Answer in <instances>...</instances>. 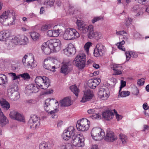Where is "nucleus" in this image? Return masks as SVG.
<instances>
[{"mask_svg": "<svg viewBox=\"0 0 149 149\" xmlns=\"http://www.w3.org/2000/svg\"><path fill=\"white\" fill-rule=\"evenodd\" d=\"M15 19V14L13 10H7L0 16V22L5 26L14 24Z\"/></svg>", "mask_w": 149, "mask_h": 149, "instance_id": "1", "label": "nucleus"}, {"mask_svg": "<svg viewBox=\"0 0 149 149\" xmlns=\"http://www.w3.org/2000/svg\"><path fill=\"white\" fill-rule=\"evenodd\" d=\"M73 63L79 69L82 70L85 66L86 56L84 53H79L73 61Z\"/></svg>", "mask_w": 149, "mask_h": 149, "instance_id": "2", "label": "nucleus"}, {"mask_svg": "<svg viewBox=\"0 0 149 149\" xmlns=\"http://www.w3.org/2000/svg\"><path fill=\"white\" fill-rule=\"evenodd\" d=\"M22 61L24 65L29 68H32L37 65V63L34 60V56L31 53L25 55Z\"/></svg>", "mask_w": 149, "mask_h": 149, "instance_id": "3", "label": "nucleus"}, {"mask_svg": "<svg viewBox=\"0 0 149 149\" xmlns=\"http://www.w3.org/2000/svg\"><path fill=\"white\" fill-rule=\"evenodd\" d=\"M80 36L79 33L74 29L68 28L65 31L63 38L65 40H70L78 38Z\"/></svg>", "mask_w": 149, "mask_h": 149, "instance_id": "4", "label": "nucleus"}, {"mask_svg": "<svg viewBox=\"0 0 149 149\" xmlns=\"http://www.w3.org/2000/svg\"><path fill=\"white\" fill-rule=\"evenodd\" d=\"M49 79L45 76L37 77L35 80L36 85L39 88L43 89L48 88L49 85Z\"/></svg>", "mask_w": 149, "mask_h": 149, "instance_id": "5", "label": "nucleus"}, {"mask_svg": "<svg viewBox=\"0 0 149 149\" xmlns=\"http://www.w3.org/2000/svg\"><path fill=\"white\" fill-rule=\"evenodd\" d=\"M92 138L95 141L102 140L105 136L104 130L99 127H95L92 129L91 132Z\"/></svg>", "mask_w": 149, "mask_h": 149, "instance_id": "6", "label": "nucleus"}, {"mask_svg": "<svg viewBox=\"0 0 149 149\" xmlns=\"http://www.w3.org/2000/svg\"><path fill=\"white\" fill-rule=\"evenodd\" d=\"M71 141L73 145L77 147H82L84 146V139L82 134H76L72 137Z\"/></svg>", "mask_w": 149, "mask_h": 149, "instance_id": "7", "label": "nucleus"}, {"mask_svg": "<svg viewBox=\"0 0 149 149\" xmlns=\"http://www.w3.org/2000/svg\"><path fill=\"white\" fill-rule=\"evenodd\" d=\"M90 122L86 118H83L77 121L76 127L79 131H85L88 130L90 126Z\"/></svg>", "mask_w": 149, "mask_h": 149, "instance_id": "8", "label": "nucleus"}, {"mask_svg": "<svg viewBox=\"0 0 149 149\" xmlns=\"http://www.w3.org/2000/svg\"><path fill=\"white\" fill-rule=\"evenodd\" d=\"M74 127L72 126L69 127L64 130L62 137L65 141H67L76 134Z\"/></svg>", "mask_w": 149, "mask_h": 149, "instance_id": "9", "label": "nucleus"}, {"mask_svg": "<svg viewBox=\"0 0 149 149\" xmlns=\"http://www.w3.org/2000/svg\"><path fill=\"white\" fill-rule=\"evenodd\" d=\"M47 44L53 52H57L60 49L61 41L58 39H51L47 41Z\"/></svg>", "mask_w": 149, "mask_h": 149, "instance_id": "10", "label": "nucleus"}, {"mask_svg": "<svg viewBox=\"0 0 149 149\" xmlns=\"http://www.w3.org/2000/svg\"><path fill=\"white\" fill-rule=\"evenodd\" d=\"M40 119L39 118L35 115H31L28 124L29 126L31 128H34L35 129L38 128L40 125Z\"/></svg>", "mask_w": 149, "mask_h": 149, "instance_id": "11", "label": "nucleus"}, {"mask_svg": "<svg viewBox=\"0 0 149 149\" xmlns=\"http://www.w3.org/2000/svg\"><path fill=\"white\" fill-rule=\"evenodd\" d=\"M52 103H54L55 104H58V102L55 99H51L48 98L46 99L45 101L44 104V108L46 112L50 113V114L52 115L53 113H55L57 111L56 109H55L53 110L50 111V107L51 106V104Z\"/></svg>", "mask_w": 149, "mask_h": 149, "instance_id": "12", "label": "nucleus"}, {"mask_svg": "<svg viewBox=\"0 0 149 149\" xmlns=\"http://www.w3.org/2000/svg\"><path fill=\"white\" fill-rule=\"evenodd\" d=\"M105 52V47L101 44H98L96 45L94 49V54L95 56L97 57L102 56Z\"/></svg>", "mask_w": 149, "mask_h": 149, "instance_id": "13", "label": "nucleus"}, {"mask_svg": "<svg viewBox=\"0 0 149 149\" xmlns=\"http://www.w3.org/2000/svg\"><path fill=\"white\" fill-rule=\"evenodd\" d=\"M10 117L12 119L22 122H24L23 116L16 111H13L10 114Z\"/></svg>", "mask_w": 149, "mask_h": 149, "instance_id": "14", "label": "nucleus"}, {"mask_svg": "<svg viewBox=\"0 0 149 149\" xmlns=\"http://www.w3.org/2000/svg\"><path fill=\"white\" fill-rule=\"evenodd\" d=\"M64 53L68 56H70L74 54L76 52V50L73 45L72 43H70L68 47L63 49Z\"/></svg>", "mask_w": 149, "mask_h": 149, "instance_id": "15", "label": "nucleus"}, {"mask_svg": "<svg viewBox=\"0 0 149 149\" xmlns=\"http://www.w3.org/2000/svg\"><path fill=\"white\" fill-rule=\"evenodd\" d=\"M109 91L108 88H101L98 93L99 97L103 100H106L109 96Z\"/></svg>", "mask_w": 149, "mask_h": 149, "instance_id": "16", "label": "nucleus"}, {"mask_svg": "<svg viewBox=\"0 0 149 149\" xmlns=\"http://www.w3.org/2000/svg\"><path fill=\"white\" fill-rule=\"evenodd\" d=\"M101 81L100 78L89 79L88 81V86L91 88L95 89L99 84Z\"/></svg>", "mask_w": 149, "mask_h": 149, "instance_id": "17", "label": "nucleus"}, {"mask_svg": "<svg viewBox=\"0 0 149 149\" xmlns=\"http://www.w3.org/2000/svg\"><path fill=\"white\" fill-rule=\"evenodd\" d=\"M93 96V92L90 90H86L84 91V95L81 102H85L91 99Z\"/></svg>", "mask_w": 149, "mask_h": 149, "instance_id": "18", "label": "nucleus"}, {"mask_svg": "<svg viewBox=\"0 0 149 149\" xmlns=\"http://www.w3.org/2000/svg\"><path fill=\"white\" fill-rule=\"evenodd\" d=\"M44 61L43 66L45 69L52 72H55V67L52 65V63L50 61L45 59Z\"/></svg>", "mask_w": 149, "mask_h": 149, "instance_id": "19", "label": "nucleus"}, {"mask_svg": "<svg viewBox=\"0 0 149 149\" xmlns=\"http://www.w3.org/2000/svg\"><path fill=\"white\" fill-rule=\"evenodd\" d=\"M104 137L106 141L109 142L113 141L116 139V137L114 135L113 133L109 130L107 131L106 136Z\"/></svg>", "mask_w": 149, "mask_h": 149, "instance_id": "20", "label": "nucleus"}, {"mask_svg": "<svg viewBox=\"0 0 149 149\" xmlns=\"http://www.w3.org/2000/svg\"><path fill=\"white\" fill-rule=\"evenodd\" d=\"M37 85L33 84H29L26 87V91L29 93L38 92L39 91V88Z\"/></svg>", "mask_w": 149, "mask_h": 149, "instance_id": "21", "label": "nucleus"}, {"mask_svg": "<svg viewBox=\"0 0 149 149\" xmlns=\"http://www.w3.org/2000/svg\"><path fill=\"white\" fill-rule=\"evenodd\" d=\"M47 42L43 43L42 45L41 49L42 52L46 55H49L51 52H53V51L52 50V49L49 46V45H48Z\"/></svg>", "mask_w": 149, "mask_h": 149, "instance_id": "22", "label": "nucleus"}, {"mask_svg": "<svg viewBox=\"0 0 149 149\" xmlns=\"http://www.w3.org/2000/svg\"><path fill=\"white\" fill-rule=\"evenodd\" d=\"M112 68L114 72V75H119L122 73V68L120 65L114 64Z\"/></svg>", "mask_w": 149, "mask_h": 149, "instance_id": "23", "label": "nucleus"}, {"mask_svg": "<svg viewBox=\"0 0 149 149\" xmlns=\"http://www.w3.org/2000/svg\"><path fill=\"white\" fill-rule=\"evenodd\" d=\"M8 123V120L2 112H0V125L3 127Z\"/></svg>", "mask_w": 149, "mask_h": 149, "instance_id": "24", "label": "nucleus"}, {"mask_svg": "<svg viewBox=\"0 0 149 149\" xmlns=\"http://www.w3.org/2000/svg\"><path fill=\"white\" fill-rule=\"evenodd\" d=\"M114 114L110 111H108L104 112L102 114V116L106 120H109L113 118Z\"/></svg>", "mask_w": 149, "mask_h": 149, "instance_id": "25", "label": "nucleus"}, {"mask_svg": "<svg viewBox=\"0 0 149 149\" xmlns=\"http://www.w3.org/2000/svg\"><path fill=\"white\" fill-rule=\"evenodd\" d=\"M71 104V100L68 97H65L60 101V105L62 107L69 106Z\"/></svg>", "mask_w": 149, "mask_h": 149, "instance_id": "26", "label": "nucleus"}, {"mask_svg": "<svg viewBox=\"0 0 149 149\" xmlns=\"http://www.w3.org/2000/svg\"><path fill=\"white\" fill-rule=\"evenodd\" d=\"M59 29L57 30H49L47 33V35L49 37H57L59 34Z\"/></svg>", "mask_w": 149, "mask_h": 149, "instance_id": "27", "label": "nucleus"}, {"mask_svg": "<svg viewBox=\"0 0 149 149\" xmlns=\"http://www.w3.org/2000/svg\"><path fill=\"white\" fill-rule=\"evenodd\" d=\"M72 70V69L67 64H65L62 66L61 69V72L65 74H66Z\"/></svg>", "mask_w": 149, "mask_h": 149, "instance_id": "28", "label": "nucleus"}, {"mask_svg": "<svg viewBox=\"0 0 149 149\" xmlns=\"http://www.w3.org/2000/svg\"><path fill=\"white\" fill-rule=\"evenodd\" d=\"M9 33L6 31H1L0 32V40L4 41L8 40Z\"/></svg>", "mask_w": 149, "mask_h": 149, "instance_id": "29", "label": "nucleus"}, {"mask_svg": "<svg viewBox=\"0 0 149 149\" xmlns=\"http://www.w3.org/2000/svg\"><path fill=\"white\" fill-rule=\"evenodd\" d=\"M19 44L22 45H25L28 44L29 42L28 38L26 36H19Z\"/></svg>", "mask_w": 149, "mask_h": 149, "instance_id": "30", "label": "nucleus"}, {"mask_svg": "<svg viewBox=\"0 0 149 149\" xmlns=\"http://www.w3.org/2000/svg\"><path fill=\"white\" fill-rule=\"evenodd\" d=\"M9 40L10 41H9L10 43H9V44L12 46L16 45L19 43V36L12 37L11 39L10 38Z\"/></svg>", "mask_w": 149, "mask_h": 149, "instance_id": "31", "label": "nucleus"}, {"mask_svg": "<svg viewBox=\"0 0 149 149\" xmlns=\"http://www.w3.org/2000/svg\"><path fill=\"white\" fill-rule=\"evenodd\" d=\"M88 36L89 38L91 39L95 36V32L93 30V26L92 25H89L88 26Z\"/></svg>", "mask_w": 149, "mask_h": 149, "instance_id": "32", "label": "nucleus"}, {"mask_svg": "<svg viewBox=\"0 0 149 149\" xmlns=\"http://www.w3.org/2000/svg\"><path fill=\"white\" fill-rule=\"evenodd\" d=\"M125 53L127 61H128L130 59V57L135 58H136L138 56L137 54L135 52L132 51H126Z\"/></svg>", "mask_w": 149, "mask_h": 149, "instance_id": "33", "label": "nucleus"}, {"mask_svg": "<svg viewBox=\"0 0 149 149\" xmlns=\"http://www.w3.org/2000/svg\"><path fill=\"white\" fill-rule=\"evenodd\" d=\"M0 104L2 108L8 110L10 108V105L9 102L6 100L3 99L0 101Z\"/></svg>", "mask_w": 149, "mask_h": 149, "instance_id": "34", "label": "nucleus"}, {"mask_svg": "<svg viewBox=\"0 0 149 149\" xmlns=\"http://www.w3.org/2000/svg\"><path fill=\"white\" fill-rule=\"evenodd\" d=\"M44 2V4L46 8H49L53 6L55 0H42Z\"/></svg>", "mask_w": 149, "mask_h": 149, "instance_id": "35", "label": "nucleus"}, {"mask_svg": "<svg viewBox=\"0 0 149 149\" xmlns=\"http://www.w3.org/2000/svg\"><path fill=\"white\" fill-rule=\"evenodd\" d=\"M60 148L61 149H72V146L70 143H62L60 144Z\"/></svg>", "mask_w": 149, "mask_h": 149, "instance_id": "36", "label": "nucleus"}, {"mask_svg": "<svg viewBox=\"0 0 149 149\" xmlns=\"http://www.w3.org/2000/svg\"><path fill=\"white\" fill-rule=\"evenodd\" d=\"M70 89L72 92L76 96H77L79 92V89L76 86L72 85L70 87Z\"/></svg>", "mask_w": 149, "mask_h": 149, "instance_id": "37", "label": "nucleus"}, {"mask_svg": "<svg viewBox=\"0 0 149 149\" xmlns=\"http://www.w3.org/2000/svg\"><path fill=\"white\" fill-rule=\"evenodd\" d=\"M7 81V77L6 75L3 74H0V85L5 84Z\"/></svg>", "mask_w": 149, "mask_h": 149, "instance_id": "38", "label": "nucleus"}, {"mask_svg": "<svg viewBox=\"0 0 149 149\" xmlns=\"http://www.w3.org/2000/svg\"><path fill=\"white\" fill-rule=\"evenodd\" d=\"M88 26L85 25L84 26H82L79 29H78L80 33L83 34L86 33L88 31Z\"/></svg>", "mask_w": 149, "mask_h": 149, "instance_id": "39", "label": "nucleus"}, {"mask_svg": "<svg viewBox=\"0 0 149 149\" xmlns=\"http://www.w3.org/2000/svg\"><path fill=\"white\" fill-rule=\"evenodd\" d=\"M30 36L33 40H35L38 39L40 36L39 33L35 32H31Z\"/></svg>", "mask_w": 149, "mask_h": 149, "instance_id": "40", "label": "nucleus"}, {"mask_svg": "<svg viewBox=\"0 0 149 149\" xmlns=\"http://www.w3.org/2000/svg\"><path fill=\"white\" fill-rule=\"evenodd\" d=\"M125 43V42L124 40H123L122 41L118 42L117 43V44H118V48L121 50L124 51H125V49L123 47V46H122V45H124Z\"/></svg>", "mask_w": 149, "mask_h": 149, "instance_id": "41", "label": "nucleus"}, {"mask_svg": "<svg viewBox=\"0 0 149 149\" xmlns=\"http://www.w3.org/2000/svg\"><path fill=\"white\" fill-rule=\"evenodd\" d=\"M130 94V92L128 91H123L120 92V90L119 91V95L122 97H124L128 96Z\"/></svg>", "mask_w": 149, "mask_h": 149, "instance_id": "42", "label": "nucleus"}, {"mask_svg": "<svg viewBox=\"0 0 149 149\" xmlns=\"http://www.w3.org/2000/svg\"><path fill=\"white\" fill-rule=\"evenodd\" d=\"M119 137L123 144H125L126 142L127 138V137L125 135L123 134H120Z\"/></svg>", "mask_w": 149, "mask_h": 149, "instance_id": "43", "label": "nucleus"}, {"mask_svg": "<svg viewBox=\"0 0 149 149\" xmlns=\"http://www.w3.org/2000/svg\"><path fill=\"white\" fill-rule=\"evenodd\" d=\"M76 23L77 26V28L79 29L80 27H81L82 26H84L85 25L84 24V22L82 20H77Z\"/></svg>", "mask_w": 149, "mask_h": 149, "instance_id": "44", "label": "nucleus"}, {"mask_svg": "<svg viewBox=\"0 0 149 149\" xmlns=\"http://www.w3.org/2000/svg\"><path fill=\"white\" fill-rule=\"evenodd\" d=\"M104 19L103 17L100 16L98 17H95L92 20V22L94 24L95 22L100 20H102Z\"/></svg>", "mask_w": 149, "mask_h": 149, "instance_id": "45", "label": "nucleus"}, {"mask_svg": "<svg viewBox=\"0 0 149 149\" xmlns=\"http://www.w3.org/2000/svg\"><path fill=\"white\" fill-rule=\"evenodd\" d=\"M90 117L92 119L94 120H99L101 119L100 115L99 113H95V114H93Z\"/></svg>", "mask_w": 149, "mask_h": 149, "instance_id": "46", "label": "nucleus"}, {"mask_svg": "<svg viewBox=\"0 0 149 149\" xmlns=\"http://www.w3.org/2000/svg\"><path fill=\"white\" fill-rule=\"evenodd\" d=\"M96 40H98L102 38V35L101 33L98 32H95L94 38Z\"/></svg>", "mask_w": 149, "mask_h": 149, "instance_id": "47", "label": "nucleus"}, {"mask_svg": "<svg viewBox=\"0 0 149 149\" xmlns=\"http://www.w3.org/2000/svg\"><path fill=\"white\" fill-rule=\"evenodd\" d=\"M92 43L91 42H87L84 45V48L86 52L88 53L89 52V49L90 47L92 45Z\"/></svg>", "mask_w": 149, "mask_h": 149, "instance_id": "48", "label": "nucleus"}, {"mask_svg": "<svg viewBox=\"0 0 149 149\" xmlns=\"http://www.w3.org/2000/svg\"><path fill=\"white\" fill-rule=\"evenodd\" d=\"M132 19L130 18H128L125 19V24L127 27H128L132 24Z\"/></svg>", "mask_w": 149, "mask_h": 149, "instance_id": "49", "label": "nucleus"}, {"mask_svg": "<svg viewBox=\"0 0 149 149\" xmlns=\"http://www.w3.org/2000/svg\"><path fill=\"white\" fill-rule=\"evenodd\" d=\"M40 149H49L47 145L44 143H41L39 145Z\"/></svg>", "mask_w": 149, "mask_h": 149, "instance_id": "50", "label": "nucleus"}, {"mask_svg": "<svg viewBox=\"0 0 149 149\" xmlns=\"http://www.w3.org/2000/svg\"><path fill=\"white\" fill-rule=\"evenodd\" d=\"M20 76L24 78V79H28L30 78V77L29 74L27 73H24L20 74Z\"/></svg>", "mask_w": 149, "mask_h": 149, "instance_id": "51", "label": "nucleus"}, {"mask_svg": "<svg viewBox=\"0 0 149 149\" xmlns=\"http://www.w3.org/2000/svg\"><path fill=\"white\" fill-rule=\"evenodd\" d=\"M145 79L144 78H142L139 79L138 81L137 84L139 86L143 85L145 82L144 80Z\"/></svg>", "mask_w": 149, "mask_h": 149, "instance_id": "52", "label": "nucleus"}, {"mask_svg": "<svg viewBox=\"0 0 149 149\" xmlns=\"http://www.w3.org/2000/svg\"><path fill=\"white\" fill-rule=\"evenodd\" d=\"M116 34L117 35H122L124 34H127V32L124 31H116Z\"/></svg>", "mask_w": 149, "mask_h": 149, "instance_id": "53", "label": "nucleus"}, {"mask_svg": "<svg viewBox=\"0 0 149 149\" xmlns=\"http://www.w3.org/2000/svg\"><path fill=\"white\" fill-rule=\"evenodd\" d=\"M12 76L13 77V80L17 79L19 78V77L20 76V75L16 76L15 73H11Z\"/></svg>", "mask_w": 149, "mask_h": 149, "instance_id": "54", "label": "nucleus"}, {"mask_svg": "<svg viewBox=\"0 0 149 149\" xmlns=\"http://www.w3.org/2000/svg\"><path fill=\"white\" fill-rule=\"evenodd\" d=\"M121 84L120 89V91H121L122 88L125 86L126 85V82L123 80H121Z\"/></svg>", "mask_w": 149, "mask_h": 149, "instance_id": "55", "label": "nucleus"}, {"mask_svg": "<svg viewBox=\"0 0 149 149\" xmlns=\"http://www.w3.org/2000/svg\"><path fill=\"white\" fill-rule=\"evenodd\" d=\"M114 110L116 114V116L117 120L118 121H119L122 118V116L121 115L117 114V113L116 112L115 110V109H114Z\"/></svg>", "mask_w": 149, "mask_h": 149, "instance_id": "56", "label": "nucleus"}, {"mask_svg": "<svg viewBox=\"0 0 149 149\" xmlns=\"http://www.w3.org/2000/svg\"><path fill=\"white\" fill-rule=\"evenodd\" d=\"M139 93V91L137 88H136L134 90L133 94L134 95L137 96Z\"/></svg>", "mask_w": 149, "mask_h": 149, "instance_id": "57", "label": "nucleus"}, {"mask_svg": "<svg viewBox=\"0 0 149 149\" xmlns=\"http://www.w3.org/2000/svg\"><path fill=\"white\" fill-rule=\"evenodd\" d=\"M14 92H15V90L14 88H10L8 90V93H10L12 95L14 93Z\"/></svg>", "mask_w": 149, "mask_h": 149, "instance_id": "58", "label": "nucleus"}, {"mask_svg": "<svg viewBox=\"0 0 149 149\" xmlns=\"http://www.w3.org/2000/svg\"><path fill=\"white\" fill-rule=\"evenodd\" d=\"M95 112V109H89L87 111L88 113L90 114H94Z\"/></svg>", "mask_w": 149, "mask_h": 149, "instance_id": "59", "label": "nucleus"}, {"mask_svg": "<svg viewBox=\"0 0 149 149\" xmlns=\"http://www.w3.org/2000/svg\"><path fill=\"white\" fill-rule=\"evenodd\" d=\"M147 107V104L146 102L144 103L143 105V109L145 110H147L148 109V107Z\"/></svg>", "mask_w": 149, "mask_h": 149, "instance_id": "60", "label": "nucleus"}, {"mask_svg": "<svg viewBox=\"0 0 149 149\" xmlns=\"http://www.w3.org/2000/svg\"><path fill=\"white\" fill-rule=\"evenodd\" d=\"M134 37L135 38L137 39L141 38V36L140 35L139 33H136L134 34Z\"/></svg>", "mask_w": 149, "mask_h": 149, "instance_id": "61", "label": "nucleus"}, {"mask_svg": "<svg viewBox=\"0 0 149 149\" xmlns=\"http://www.w3.org/2000/svg\"><path fill=\"white\" fill-rule=\"evenodd\" d=\"M41 30L43 31H46L47 30L46 29V26L45 25L42 26L41 27Z\"/></svg>", "mask_w": 149, "mask_h": 149, "instance_id": "62", "label": "nucleus"}, {"mask_svg": "<svg viewBox=\"0 0 149 149\" xmlns=\"http://www.w3.org/2000/svg\"><path fill=\"white\" fill-rule=\"evenodd\" d=\"M63 121H59L57 123V126L58 127H61L63 124Z\"/></svg>", "mask_w": 149, "mask_h": 149, "instance_id": "63", "label": "nucleus"}, {"mask_svg": "<svg viewBox=\"0 0 149 149\" xmlns=\"http://www.w3.org/2000/svg\"><path fill=\"white\" fill-rule=\"evenodd\" d=\"M93 67L96 69H98L99 68V65L98 64L94 63L93 65Z\"/></svg>", "mask_w": 149, "mask_h": 149, "instance_id": "64", "label": "nucleus"}]
</instances>
